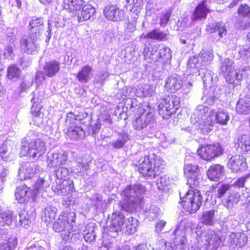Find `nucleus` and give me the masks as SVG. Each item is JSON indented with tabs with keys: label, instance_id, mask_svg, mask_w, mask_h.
Returning <instances> with one entry per match:
<instances>
[{
	"label": "nucleus",
	"instance_id": "obj_45",
	"mask_svg": "<svg viewBox=\"0 0 250 250\" xmlns=\"http://www.w3.org/2000/svg\"><path fill=\"white\" fill-rule=\"evenodd\" d=\"M45 180L43 178H39L34 184V189H32V192L35 191L36 193L38 192L39 189L43 188Z\"/></svg>",
	"mask_w": 250,
	"mask_h": 250
},
{
	"label": "nucleus",
	"instance_id": "obj_50",
	"mask_svg": "<svg viewBox=\"0 0 250 250\" xmlns=\"http://www.w3.org/2000/svg\"><path fill=\"white\" fill-rule=\"evenodd\" d=\"M166 225V222L164 221H160L156 224V229L158 231H161L163 228L165 227Z\"/></svg>",
	"mask_w": 250,
	"mask_h": 250
},
{
	"label": "nucleus",
	"instance_id": "obj_3",
	"mask_svg": "<svg viewBox=\"0 0 250 250\" xmlns=\"http://www.w3.org/2000/svg\"><path fill=\"white\" fill-rule=\"evenodd\" d=\"M143 189L141 185H127L122 191V199L118 203L121 210L132 213L136 208L142 205L143 197L139 194Z\"/></svg>",
	"mask_w": 250,
	"mask_h": 250
},
{
	"label": "nucleus",
	"instance_id": "obj_27",
	"mask_svg": "<svg viewBox=\"0 0 250 250\" xmlns=\"http://www.w3.org/2000/svg\"><path fill=\"white\" fill-rule=\"evenodd\" d=\"M237 149L241 153H246L250 150V135L244 134L238 138Z\"/></svg>",
	"mask_w": 250,
	"mask_h": 250
},
{
	"label": "nucleus",
	"instance_id": "obj_63",
	"mask_svg": "<svg viewBox=\"0 0 250 250\" xmlns=\"http://www.w3.org/2000/svg\"><path fill=\"white\" fill-rule=\"evenodd\" d=\"M35 195H34V196H32V198H34L35 197Z\"/></svg>",
	"mask_w": 250,
	"mask_h": 250
},
{
	"label": "nucleus",
	"instance_id": "obj_39",
	"mask_svg": "<svg viewBox=\"0 0 250 250\" xmlns=\"http://www.w3.org/2000/svg\"><path fill=\"white\" fill-rule=\"evenodd\" d=\"M237 13L243 18H250V6L247 4H241L238 7Z\"/></svg>",
	"mask_w": 250,
	"mask_h": 250
},
{
	"label": "nucleus",
	"instance_id": "obj_2",
	"mask_svg": "<svg viewBox=\"0 0 250 250\" xmlns=\"http://www.w3.org/2000/svg\"><path fill=\"white\" fill-rule=\"evenodd\" d=\"M134 166L141 176L146 179L156 178L164 169L163 161L155 154L140 157Z\"/></svg>",
	"mask_w": 250,
	"mask_h": 250
},
{
	"label": "nucleus",
	"instance_id": "obj_29",
	"mask_svg": "<svg viewBox=\"0 0 250 250\" xmlns=\"http://www.w3.org/2000/svg\"><path fill=\"white\" fill-rule=\"evenodd\" d=\"M57 209L55 207L48 206L44 208L43 215L42 218V221H44L47 224H50L56 218L57 215Z\"/></svg>",
	"mask_w": 250,
	"mask_h": 250
},
{
	"label": "nucleus",
	"instance_id": "obj_34",
	"mask_svg": "<svg viewBox=\"0 0 250 250\" xmlns=\"http://www.w3.org/2000/svg\"><path fill=\"white\" fill-rule=\"evenodd\" d=\"M172 179L167 175L161 176L157 182L158 188L160 190H164L169 188Z\"/></svg>",
	"mask_w": 250,
	"mask_h": 250
},
{
	"label": "nucleus",
	"instance_id": "obj_59",
	"mask_svg": "<svg viewBox=\"0 0 250 250\" xmlns=\"http://www.w3.org/2000/svg\"><path fill=\"white\" fill-rule=\"evenodd\" d=\"M86 237H87V236H86V235L84 236V238H85V240H86V241H88V240L86 239Z\"/></svg>",
	"mask_w": 250,
	"mask_h": 250
},
{
	"label": "nucleus",
	"instance_id": "obj_64",
	"mask_svg": "<svg viewBox=\"0 0 250 250\" xmlns=\"http://www.w3.org/2000/svg\"><path fill=\"white\" fill-rule=\"evenodd\" d=\"M143 35H144L143 34V35H141V38H143V37H142V36H143Z\"/></svg>",
	"mask_w": 250,
	"mask_h": 250
},
{
	"label": "nucleus",
	"instance_id": "obj_21",
	"mask_svg": "<svg viewBox=\"0 0 250 250\" xmlns=\"http://www.w3.org/2000/svg\"><path fill=\"white\" fill-rule=\"evenodd\" d=\"M92 67L86 64L83 66L76 74V78L81 83H87L91 79L92 75Z\"/></svg>",
	"mask_w": 250,
	"mask_h": 250
},
{
	"label": "nucleus",
	"instance_id": "obj_49",
	"mask_svg": "<svg viewBox=\"0 0 250 250\" xmlns=\"http://www.w3.org/2000/svg\"><path fill=\"white\" fill-rule=\"evenodd\" d=\"M125 142V140H117L116 142L112 144V146L114 148H120L124 146Z\"/></svg>",
	"mask_w": 250,
	"mask_h": 250
},
{
	"label": "nucleus",
	"instance_id": "obj_16",
	"mask_svg": "<svg viewBox=\"0 0 250 250\" xmlns=\"http://www.w3.org/2000/svg\"><path fill=\"white\" fill-rule=\"evenodd\" d=\"M245 69L235 70L231 66H226L225 78L229 83H234L235 80L241 81L243 77Z\"/></svg>",
	"mask_w": 250,
	"mask_h": 250
},
{
	"label": "nucleus",
	"instance_id": "obj_28",
	"mask_svg": "<svg viewBox=\"0 0 250 250\" xmlns=\"http://www.w3.org/2000/svg\"><path fill=\"white\" fill-rule=\"evenodd\" d=\"M206 31L209 33H214L216 31L218 32L220 38H222L224 34H226L227 29L225 24L221 21L216 22L206 26Z\"/></svg>",
	"mask_w": 250,
	"mask_h": 250
},
{
	"label": "nucleus",
	"instance_id": "obj_18",
	"mask_svg": "<svg viewBox=\"0 0 250 250\" xmlns=\"http://www.w3.org/2000/svg\"><path fill=\"white\" fill-rule=\"evenodd\" d=\"M205 238V245L210 250H216L222 242L221 237L214 232L207 234Z\"/></svg>",
	"mask_w": 250,
	"mask_h": 250
},
{
	"label": "nucleus",
	"instance_id": "obj_4",
	"mask_svg": "<svg viewBox=\"0 0 250 250\" xmlns=\"http://www.w3.org/2000/svg\"><path fill=\"white\" fill-rule=\"evenodd\" d=\"M87 117V114L79 112L75 114L73 112H69L66 117L65 123L68 125L64 131L65 137L72 140H79L84 134V131L81 125L85 123L84 120Z\"/></svg>",
	"mask_w": 250,
	"mask_h": 250
},
{
	"label": "nucleus",
	"instance_id": "obj_47",
	"mask_svg": "<svg viewBox=\"0 0 250 250\" xmlns=\"http://www.w3.org/2000/svg\"><path fill=\"white\" fill-rule=\"evenodd\" d=\"M128 222H130L131 223L129 224L125 225V227L126 229V231L130 233H132L134 231H136V227L133 224L132 222L134 220L133 217H130L128 218Z\"/></svg>",
	"mask_w": 250,
	"mask_h": 250
},
{
	"label": "nucleus",
	"instance_id": "obj_5",
	"mask_svg": "<svg viewBox=\"0 0 250 250\" xmlns=\"http://www.w3.org/2000/svg\"><path fill=\"white\" fill-rule=\"evenodd\" d=\"M76 219L75 213L71 209L63 211L60 214L57 221L54 223L53 229L57 232L67 231L70 233L73 231Z\"/></svg>",
	"mask_w": 250,
	"mask_h": 250
},
{
	"label": "nucleus",
	"instance_id": "obj_33",
	"mask_svg": "<svg viewBox=\"0 0 250 250\" xmlns=\"http://www.w3.org/2000/svg\"><path fill=\"white\" fill-rule=\"evenodd\" d=\"M18 244L17 239L15 237L11 236L2 243H0V250H13Z\"/></svg>",
	"mask_w": 250,
	"mask_h": 250
},
{
	"label": "nucleus",
	"instance_id": "obj_20",
	"mask_svg": "<svg viewBox=\"0 0 250 250\" xmlns=\"http://www.w3.org/2000/svg\"><path fill=\"white\" fill-rule=\"evenodd\" d=\"M85 2L84 0H63V7L69 13L80 11Z\"/></svg>",
	"mask_w": 250,
	"mask_h": 250
},
{
	"label": "nucleus",
	"instance_id": "obj_51",
	"mask_svg": "<svg viewBox=\"0 0 250 250\" xmlns=\"http://www.w3.org/2000/svg\"><path fill=\"white\" fill-rule=\"evenodd\" d=\"M41 3L43 5H46L49 4L54 0H39Z\"/></svg>",
	"mask_w": 250,
	"mask_h": 250
},
{
	"label": "nucleus",
	"instance_id": "obj_14",
	"mask_svg": "<svg viewBox=\"0 0 250 250\" xmlns=\"http://www.w3.org/2000/svg\"><path fill=\"white\" fill-rule=\"evenodd\" d=\"M32 189L25 185L18 187L15 191V198L21 204L26 203L30 199Z\"/></svg>",
	"mask_w": 250,
	"mask_h": 250
},
{
	"label": "nucleus",
	"instance_id": "obj_17",
	"mask_svg": "<svg viewBox=\"0 0 250 250\" xmlns=\"http://www.w3.org/2000/svg\"><path fill=\"white\" fill-rule=\"evenodd\" d=\"M230 244L235 247L242 248L248 242V236L244 232H232L229 236Z\"/></svg>",
	"mask_w": 250,
	"mask_h": 250
},
{
	"label": "nucleus",
	"instance_id": "obj_57",
	"mask_svg": "<svg viewBox=\"0 0 250 250\" xmlns=\"http://www.w3.org/2000/svg\"><path fill=\"white\" fill-rule=\"evenodd\" d=\"M246 51L250 52V46L245 49Z\"/></svg>",
	"mask_w": 250,
	"mask_h": 250
},
{
	"label": "nucleus",
	"instance_id": "obj_37",
	"mask_svg": "<svg viewBox=\"0 0 250 250\" xmlns=\"http://www.w3.org/2000/svg\"><path fill=\"white\" fill-rule=\"evenodd\" d=\"M34 98H33L32 101L33 102V104L31 108L30 113L32 117L34 118L39 117L41 115V109L42 108V106L41 104V101L40 103L33 101Z\"/></svg>",
	"mask_w": 250,
	"mask_h": 250
},
{
	"label": "nucleus",
	"instance_id": "obj_6",
	"mask_svg": "<svg viewBox=\"0 0 250 250\" xmlns=\"http://www.w3.org/2000/svg\"><path fill=\"white\" fill-rule=\"evenodd\" d=\"M180 106L179 98L170 94L163 98L158 105V110L159 114L163 118L168 119L176 112Z\"/></svg>",
	"mask_w": 250,
	"mask_h": 250
},
{
	"label": "nucleus",
	"instance_id": "obj_38",
	"mask_svg": "<svg viewBox=\"0 0 250 250\" xmlns=\"http://www.w3.org/2000/svg\"><path fill=\"white\" fill-rule=\"evenodd\" d=\"M240 195L238 193H229L226 201V206L228 208L232 207L234 204L240 201Z\"/></svg>",
	"mask_w": 250,
	"mask_h": 250
},
{
	"label": "nucleus",
	"instance_id": "obj_41",
	"mask_svg": "<svg viewBox=\"0 0 250 250\" xmlns=\"http://www.w3.org/2000/svg\"><path fill=\"white\" fill-rule=\"evenodd\" d=\"M19 221L21 226L25 227L30 223V216L26 210H21L19 213Z\"/></svg>",
	"mask_w": 250,
	"mask_h": 250
},
{
	"label": "nucleus",
	"instance_id": "obj_62",
	"mask_svg": "<svg viewBox=\"0 0 250 250\" xmlns=\"http://www.w3.org/2000/svg\"><path fill=\"white\" fill-rule=\"evenodd\" d=\"M164 49L165 50H166L167 49V47H164Z\"/></svg>",
	"mask_w": 250,
	"mask_h": 250
},
{
	"label": "nucleus",
	"instance_id": "obj_25",
	"mask_svg": "<svg viewBox=\"0 0 250 250\" xmlns=\"http://www.w3.org/2000/svg\"><path fill=\"white\" fill-rule=\"evenodd\" d=\"M235 110L239 114H249L250 113V97L245 96L240 99L236 104Z\"/></svg>",
	"mask_w": 250,
	"mask_h": 250
},
{
	"label": "nucleus",
	"instance_id": "obj_32",
	"mask_svg": "<svg viewBox=\"0 0 250 250\" xmlns=\"http://www.w3.org/2000/svg\"><path fill=\"white\" fill-rule=\"evenodd\" d=\"M15 219V217L13 216L12 212L2 211L0 210V226H10L12 224Z\"/></svg>",
	"mask_w": 250,
	"mask_h": 250
},
{
	"label": "nucleus",
	"instance_id": "obj_31",
	"mask_svg": "<svg viewBox=\"0 0 250 250\" xmlns=\"http://www.w3.org/2000/svg\"><path fill=\"white\" fill-rule=\"evenodd\" d=\"M184 174L186 178L199 176L200 169L197 165L187 164L184 167Z\"/></svg>",
	"mask_w": 250,
	"mask_h": 250
},
{
	"label": "nucleus",
	"instance_id": "obj_43",
	"mask_svg": "<svg viewBox=\"0 0 250 250\" xmlns=\"http://www.w3.org/2000/svg\"><path fill=\"white\" fill-rule=\"evenodd\" d=\"M171 13L172 12L170 10H167L162 13L159 22L160 25H166L171 15Z\"/></svg>",
	"mask_w": 250,
	"mask_h": 250
},
{
	"label": "nucleus",
	"instance_id": "obj_36",
	"mask_svg": "<svg viewBox=\"0 0 250 250\" xmlns=\"http://www.w3.org/2000/svg\"><path fill=\"white\" fill-rule=\"evenodd\" d=\"M214 214V210H210L203 212L202 217V223L206 225H212Z\"/></svg>",
	"mask_w": 250,
	"mask_h": 250
},
{
	"label": "nucleus",
	"instance_id": "obj_9",
	"mask_svg": "<svg viewBox=\"0 0 250 250\" xmlns=\"http://www.w3.org/2000/svg\"><path fill=\"white\" fill-rule=\"evenodd\" d=\"M52 188L57 194H67L73 191L74 182L70 179L57 178L53 184Z\"/></svg>",
	"mask_w": 250,
	"mask_h": 250
},
{
	"label": "nucleus",
	"instance_id": "obj_55",
	"mask_svg": "<svg viewBox=\"0 0 250 250\" xmlns=\"http://www.w3.org/2000/svg\"><path fill=\"white\" fill-rule=\"evenodd\" d=\"M105 121H108L109 123H112V120L110 118V117L109 116L108 118H106L105 119Z\"/></svg>",
	"mask_w": 250,
	"mask_h": 250
},
{
	"label": "nucleus",
	"instance_id": "obj_53",
	"mask_svg": "<svg viewBox=\"0 0 250 250\" xmlns=\"http://www.w3.org/2000/svg\"><path fill=\"white\" fill-rule=\"evenodd\" d=\"M61 250H73V248L69 246H64Z\"/></svg>",
	"mask_w": 250,
	"mask_h": 250
},
{
	"label": "nucleus",
	"instance_id": "obj_8",
	"mask_svg": "<svg viewBox=\"0 0 250 250\" xmlns=\"http://www.w3.org/2000/svg\"><path fill=\"white\" fill-rule=\"evenodd\" d=\"M45 143L40 139L31 140L30 142L22 146L20 154L23 156L27 155L35 158L41 156L45 152Z\"/></svg>",
	"mask_w": 250,
	"mask_h": 250
},
{
	"label": "nucleus",
	"instance_id": "obj_13",
	"mask_svg": "<svg viewBox=\"0 0 250 250\" xmlns=\"http://www.w3.org/2000/svg\"><path fill=\"white\" fill-rule=\"evenodd\" d=\"M211 12L207 7L206 1L203 0L195 7L192 13V21H198L202 19H205L208 14Z\"/></svg>",
	"mask_w": 250,
	"mask_h": 250
},
{
	"label": "nucleus",
	"instance_id": "obj_46",
	"mask_svg": "<svg viewBox=\"0 0 250 250\" xmlns=\"http://www.w3.org/2000/svg\"><path fill=\"white\" fill-rule=\"evenodd\" d=\"M230 186L229 184H223L218 189L217 197L221 198L224 196L227 191L229 189Z\"/></svg>",
	"mask_w": 250,
	"mask_h": 250
},
{
	"label": "nucleus",
	"instance_id": "obj_44",
	"mask_svg": "<svg viewBox=\"0 0 250 250\" xmlns=\"http://www.w3.org/2000/svg\"><path fill=\"white\" fill-rule=\"evenodd\" d=\"M250 177V173L245 175L244 176L241 177L237 179L234 183L233 185L239 188H244L246 180Z\"/></svg>",
	"mask_w": 250,
	"mask_h": 250
},
{
	"label": "nucleus",
	"instance_id": "obj_22",
	"mask_svg": "<svg viewBox=\"0 0 250 250\" xmlns=\"http://www.w3.org/2000/svg\"><path fill=\"white\" fill-rule=\"evenodd\" d=\"M224 167L219 164L211 165L207 170L208 179L212 181H217L224 173Z\"/></svg>",
	"mask_w": 250,
	"mask_h": 250
},
{
	"label": "nucleus",
	"instance_id": "obj_7",
	"mask_svg": "<svg viewBox=\"0 0 250 250\" xmlns=\"http://www.w3.org/2000/svg\"><path fill=\"white\" fill-rule=\"evenodd\" d=\"M197 153L202 159L211 161L223 155L224 148L219 143H213L201 145L198 148Z\"/></svg>",
	"mask_w": 250,
	"mask_h": 250
},
{
	"label": "nucleus",
	"instance_id": "obj_61",
	"mask_svg": "<svg viewBox=\"0 0 250 250\" xmlns=\"http://www.w3.org/2000/svg\"><path fill=\"white\" fill-rule=\"evenodd\" d=\"M142 2H143V1H142V0H141V2H139V4L140 5H141V4Z\"/></svg>",
	"mask_w": 250,
	"mask_h": 250
},
{
	"label": "nucleus",
	"instance_id": "obj_35",
	"mask_svg": "<svg viewBox=\"0 0 250 250\" xmlns=\"http://www.w3.org/2000/svg\"><path fill=\"white\" fill-rule=\"evenodd\" d=\"M214 115L216 123L222 125H227L229 120V114L224 111H218Z\"/></svg>",
	"mask_w": 250,
	"mask_h": 250
},
{
	"label": "nucleus",
	"instance_id": "obj_40",
	"mask_svg": "<svg viewBox=\"0 0 250 250\" xmlns=\"http://www.w3.org/2000/svg\"><path fill=\"white\" fill-rule=\"evenodd\" d=\"M20 73L21 69L16 65L12 64L7 68V76L10 79L19 78Z\"/></svg>",
	"mask_w": 250,
	"mask_h": 250
},
{
	"label": "nucleus",
	"instance_id": "obj_52",
	"mask_svg": "<svg viewBox=\"0 0 250 250\" xmlns=\"http://www.w3.org/2000/svg\"><path fill=\"white\" fill-rule=\"evenodd\" d=\"M16 1L17 4V6L19 8H20L21 7V4H22V0H16Z\"/></svg>",
	"mask_w": 250,
	"mask_h": 250
},
{
	"label": "nucleus",
	"instance_id": "obj_12",
	"mask_svg": "<svg viewBox=\"0 0 250 250\" xmlns=\"http://www.w3.org/2000/svg\"><path fill=\"white\" fill-rule=\"evenodd\" d=\"M246 159L242 155L231 156L229 160L227 166L232 172L237 173L244 171L246 167Z\"/></svg>",
	"mask_w": 250,
	"mask_h": 250
},
{
	"label": "nucleus",
	"instance_id": "obj_15",
	"mask_svg": "<svg viewBox=\"0 0 250 250\" xmlns=\"http://www.w3.org/2000/svg\"><path fill=\"white\" fill-rule=\"evenodd\" d=\"M110 225L115 232L122 230L125 225V217L123 213L120 211L112 212Z\"/></svg>",
	"mask_w": 250,
	"mask_h": 250
},
{
	"label": "nucleus",
	"instance_id": "obj_60",
	"mask_svg": "<svg viewBox=\"0 0 250 250\" xmlns=\"http://www.w3.org/2000/svg\"><path fill=\"white\" fill-rule=\"evenodd\" d=\"M249 125H250V118L249 119Z\"/></svg>",
	"mask_w": 250,
	"mask_h": 250
},
{
	"label": "nucleus",
	"instance_id": "obj_1",
	"mask_svg": "<svg viewBox=\"0 0 250 250\" xmlns=\"http://www.w3.org/2000/svg\"><path fill=\"white\" fill-rule=\"evenodd\" d=\"M188 189L183 194H179L178 203L185 211L193 214L200 209L203 203V197L197 188L200 186L201 179L199 176L186 178Z\"/></svg>",
	"mask_w": 250,
	"mask_h": 250
},
{
	"label": "nucleus",
	"instance_id": "obj_48",
	"mask_svg": "<svg viewBox=\"0 0 250 250\" xmlns=\"http://www.w3.org/2000/svg\"><path fill=\"white\" fill-rule=\"evenodd\" d=\"M213 125L211 124L208 125L205 124L202 125L200 128V133L203 135L208 134L212 130L211 127Z\"/></svg>",
	"mask_w": 250,
	"mask_h": 250
},
{
	"label": "nucleus",
	"instance_id": "obj_23",
	"mask_svg": "<svg viewBox=\"0 0 250 250\" xmlns=\"http://www.w3.org/2000/svg\"><path fill=\"white\" fill-rule=\"evenodd\" d=\"M182 85V81L180 78L170 76L167 80L165 84V88L168 92L175 93L180 90Z\"/></svg>",
	"mask_w": 250,
	"mask_h": 250
},
{
	"label": "nucleus",
	"instance_id": "obj_56",
	"mask_svg": "<svg viewBox=\"0 0 250 250\" xmlns=\"http://www.w3.org/2000/svg\"><path fill=\"white\" fill-rule=\"evenodd\" d=\"M247 37V39L250 42V32L248 33Z\"/></svg>",
	"mask_w": 250,
	"mask_h": 250
},
{
	"label": "nucleus",
	"instance_id": "obj_24",
	"mask_svg": "<svg viewBox=\"0 0 250 250\" xmlns=\"http://www.w3.org/2000/svg\"><path fill=\"white\" fill-rule=\"evenodd\" d=\"M39 38H34L30 36L23 37L20 41V45L21 47L27 53H32L34 52L36 49V41Z\"/></svg>",
	"mask_w": 250,
	"mask_h": 250
},
{
	"label": "nucleus",
	"instance_id": "obj_58",
	"mask_svg": "<svg viewBox=\"0 0 250 250\" xmlns=\"http://www.w3.org/2000/svg\"><path fill=\"white\" fill-rule=\"evenodd\" d=\"M181 42L183 43H186V41L185 40H181Z\"/></svg>",
	"mask_w": 250,
	"mask_h": 250
},
{
	"label": "nucleus",
	"instance_id": "obj_54",
	"mask_svg": "<svg viewBox=\"0 0 250 250\" xmlns=\"http://www.w3.org/2000/svg\"><path fill=\"white\" fill-rule=\"evenodd\" d=\"M2 8L1 7V6L0 5V18H1L2 17Z\"/></svg>",
	"mask_w": 250,
	"mask_h": 250
},
{
	"label": "nucleus",
	"instance_id": "obj_42",
	"mask_svg": "<svg viewBox=\"0 0 250 250\" xmlns=\"http://www.w3.org/2000/svg\"><path fill=\"white\" fill-rule=\"evenodd\" d=\"M143 115L142 113L133 121L132 125L136 129H141L147 125V123L141 119Z\"/></svg>",
	"mask_w": 250,
	"mask_h": 250
},
{
	"label": "nucleus",
	"instance_id": "obj_10",
	"mask_svg": "<svg viewBox=\"0 0 250 250\" xmlns=\"http://www.w3.org/2000/svg\"><path fill=\"white\" fill-rule=\"evenodd\" d=\"M44 21L41 17H33L30 21L28 30L30 36L39 38L44 30Z\"/></svg>",
	"mask_w": 250,
	"mask_h": 250
},
{
	"label": "nucleus",
	"instance_id": "obj_19",
	"mask_svg": "<svg viewBox=\"0 0 250 250\" xmlns=\"http://www.w3.org/2000/svg\"><path fill=\"white\" fill-rule=\"evenodd\" d=\"M60 63L56 60L45 62L43 67L45 75L49 78L55 76L60 71Z\"/></svg>",
	"mask_w": 250,
	"mask_h": 250
},
{
	"label": "nucleus",
	"instance_id": "obj_26",
	"mask_svg": "<svg viewBox=\"0 0 250 250\" xmlns=\"http://www.w3.org/2000/svg\"><path fill=\"white\" fill-rule=\"evenodd\" d=\"M95 9L90 4H83L81 10L76 13L79 22L89 20L95 13Z\"/></svg>",
	"mask_w": 250,
	"mask_h": 250
},
{
	"label": "nucleus",
	"instance_id": "obj_30",
	"mask_svg": "<svg viewBox=\"0 0 250 250\" xmlns=\"http://www.w3.org/2000/svg\"><path fill=\"white\" fill-rule=\"evenodd\" d=\"M144 38L155 40L159 41H166L167 39V35L158 29H154L148 32L147 34L144 35Z\"/></svg>",
	"mask_w": 250,
	"mask_h": 250
},
{
	"label": "nucleus",
	"instance_id": "obj_11",
	"mask_svg": "<svg viewBox=\"0 0 250 250\" xmlns=\"http://www.w3.org/2000/svg\"><path fill=\"white\" fill-rule=\"evenodd\" d=\"M104 14L109 20L114 21H122L125 16V11L120 9L117 5H107L105 7Z\"/></svg>",
	"mask_w": 250,
	"mask_h": 250
}]
</instances>
